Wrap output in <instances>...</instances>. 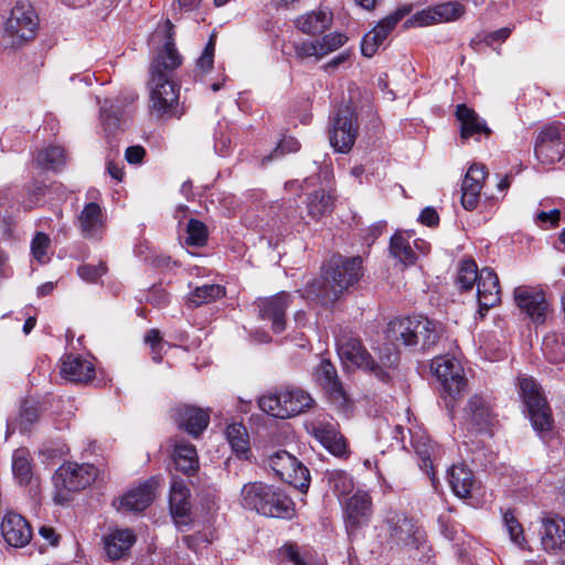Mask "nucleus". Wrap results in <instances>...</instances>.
<instances>
[{"instance_id":"obj_1","label":"nucleus","mask_w":565,"mask_h":565,"mask_svg":"<svg viewBox=\"0 0 565 565\" xmlns=\"http://www.w3.org/2000/svg\"><path fill=\"white\" fill-rule=\"evenodd\" d=\"M163 36L164 44L150 66L149 110L158 118H179L183 111L179 109L180 87L174 81V74L182 64V56L175 47L173 24L170 20L163 25Z\"/></svg>"},{"instance_id":"obj_2","label":"nucleus","mask_w":565,"mask_h":565,"mask_svg":"<svg viewBox=\"0 0 565 565\" xmlns=\"http://www.w3.org/2000/svg\"><path fill=\"white\" fill-rule=\"evenodd\" d=\"M326 273L324 280H316L308 287L323 306L333 303L348 288L354 286L363 275L361 256H333Z\"/></svg>"},{"instance_id":"obj_3","label":"nucleus","mask_w":565,"mask_h":565,"mask_svg":"<svg viewBox=\"0 0 565 565\" xmlns=\"http://www.w3.org/2000/svg\"><path fill=\"white\" fill-rule=\"evenodd\" d=\"M386 339L394 345L416 347L428 350L440 338L441 328L423 316L397 318L388 322Z\"/></svg>"},{"instance_id":"obj_4","label":"nucleus","mask_w":565,"mask_h":565,"mask_svg":"<svg viewBox=\"0 0 565 565\" xmlns=\"http://www.w3.org/2000/svg\"><path fill=\"white\" fill-rule=\"evenodd\" d=\"M382 531L391 550L419 548L425 542V532L417 520L402 510L386 512Z\"/></svg>"},{"instance_id":"obj_5","label":"nucleus","mask_w":565,"mask_h":565,"mask_svg":"<svg viewBox=\"0 0 565 565\" xmlns=\"http://www.w3.org/2000/svg\"><path fill=\"white\" fill-rule=\"evenodd\" d=\"M519 393L533 428L542 436L548 433L553 428V418L540 384L533 377L521 376L519 377Z\"/></svg>"},{"instance_id":"obj_6","label":"nucleus","mask_w":565,"mask_h":565,"mask_svg":"<svg viewBox=\"0 0 565 565\" xmlns=\"http://www.w3.org/2000/svg\"><path fill=\"white\" fill-rule=\"evenodd\" d=\"M359 132L358 115L351 104L341 105L332 119L329 130L331 147L341 153H347L353 147Z\"/></svg>"},{"instance_id":"obj_7","label":"nucleus","mask_w":565,"mask_h":565,"mask_svg":"<svg viewBox=\"0 0 565 565\" xmlns=\"http://www.w3.org/2000/svg\"><path fill=\"white\" fill-rule=\"evenodd\" d=\"M431 367L447 394L445 402L451 412L455 407L456 398L467 388L468 382L463 375V369L458 361L449 356L434 359Z\"/></svg>"},{"instance_id":"obj_8","label":"nucleus","mask_w":565,"mask_h":565,"mask_svg":"<svg viewBox=\"0 0 565 565\" xmlns=\"http://www.w3.org/2000/svg\"><path fill=\"white\" fill-rule=\"evenodd\" d=\"M38 29L39 17L32 4L28 1L17 2L6 22V33L11 38L12 45L33 40Z\"/></svg>"},{"instance_id":"obj_9","label":"nucleus","mask_w":565,"mask_h":565,"mask_svg":"<svg viewBox=\"0 0 565 565\" xmlns=\"http://www.w3.org/2000/svg\"><path fill=\"white\" fill-rule=\"evenodd\" d=\"M534 153L544 166L559 162L565 154V128L559 122L543 126L535 139Z\"/></svg>"},{"instance_id":"obj_10","label":"nucleus","mask_w":565,"mask_h":565,"mask_svg":"<svg viewBox=\"0 0 565 565\" xmlns=\"http://www.w3.org/2000/svg\"><path fill=\"white\" fill-rule=\"evenodd\" d=\"M96 476L97 468L93 465L66 462L55 471L53 480L56 488L79 491L88 487Z\"/></svg>"},{"instance_id":"obj_11","label":"nucleus","mask_w":565,"mask_h":565,"mask_svg":"<svg viewBox=\"0 0 565 565\" xmlns=\"http://www.w3.org/2000/svg\"><path fill=\"white\" fill-rule=\"evenodd\" d=\"M514 301L534 323L541 324L545 321L548 303L543 291L533 287L519 286L514 289Z\"/></svg>"},{"instance_id":"obj_12","label":"nucleus","mask_w":565,"mask_h":565,"mask_svg":"<svg viewBox=\"0 0 565 565\" xmlns=\"http://www.w3.org/2000/svg\"><path fill=\"white\" fill-rule=\"evenodd\" d=\"M255 303L260 319L270 321L274 332L280 333L286 329V310L291 303L290 294L281 291L273 297L259 298Z\"/></svg>"},{"instance_id":"obj_13","label":"nucleus","mask_w":565,"mask_h":565,"mask_svg":"<svg viewBox=\"0 0 565 565\" xmlns=\"http://www.w3.org/2000/svg\"><path fill=\"white\" fill-rule=\"evenodd\" d=\"M478 315L483 319L488 310L500 302V284L492 268L484 267L479 273L477 281Z\"/></svg>"},{"instance_id":"obj_14","label":"nucleus","mask_w":565,"mask_h":565,"mask_svg":"<svg viewBox=\"0 0 565 565\" xmlns=\"http://www.w3.org/2000/svg\"><path fill=\"white\" fill-rule=\"evenodd\" d=\"M317 382L326 390L330 401L339 408H345L348 396L339 381L334 365L327 359H322L315 371Z\"/></svg>"},{"instance_id":"obj_15","label":"nucleus","mask_w":565,"mask_h":565,"mask_svg":"<svg viewBox=\"0 0 565 565\" xmlns=\"http://www.w3.org/2000/svg\"><path fill=\"white\" fill-rule=\"evenodd\" d=\"M345 526L350 534L366 525L372 514L371 497L366 492H356L345 503Z\"/></svg>"},{"instance_id":"obj_16","label":"nucleus","mask_w":565,"mask_h":565,"mask_svg":"<svg viewBox=\"0 0 565 565\" xmlns=\"http://www.w3.org/2000/svg\"><path fill=\"white\" fill-rule=\"evenodd\" d=\"M169 507L177 525H189L191 523L190 490L181 479H173L171 483Z\"/></svg>"},{"instance_id":"obj_17","label":"nucleus","mask_w":565,"mask_h":565,"mask_svg":"<svg viewBox=\"0 0 565 565\" xmlns=\"http://www.w3.org/2000/svg\"><path fill=\"white\" fill-rule=\"evenodd\" d=\"M1 534L9 545L23 547L32 539V529L22 515L9 512L2 519Z\"/></svg>"},{"instance_id":"obj_18","label":"nucleus","mask_w":565,"mask_h":565,"mask_svg":"<svg viewBox=\"0 0 565 565\" xmlns=\"http://www.w3.org/2000/svg\"><path fill=\"white\" fill-rule=\"evenodd\" d=\"M338 353L344 363L369 372L374 367V360L358 338H342L338 341Z\"/></svg>"},{"instance_id":"obj_19","label":"nucleus","mask_w":565,"mask_h":565,"mask_svg":"<svg viewBox=\"0 0 565 565\" xmlns=\"http://www.w3.org/2000/svg\"><path fill=\"white\" fill-rule=\"evenodd\" d=\"M312 435L332 455L341 457L347 454V443L337 424L317 420L312 424Z\"/></svg>"},{"instance_id":"obj_20","label":"nucleus","mask_w":565,"mask_h":565,"mask_svg":"<svg viewBox=\"0 0 565 565\" xmlns=\"http://www.w3.org/2000/svg\"><path fill=\"white\" fill-rule=\"evenodd\" d=\"M465 414L467 420L478 430H487L497 422L490 401L477 394L469 398Z\"/></svg>"},{"instance_id":"obj_21","label":"nucleus","mask_w":565,"mask_h":565,"mask_svg":"<svg viewBox=\"0 0 565 565\" xmlns=\"http://www.w3.org/2000/svg\"><path fill=\"white\" fill-rule=\"evenodd\" d=\"M174 419L190 435L198 437L207 427L210 414L195 406L181 405L174 409Z\"/></svg>"},{"instance_id":"obj_22","label":"nucleus","mask_w":565,"mask_h":565,"mask_svg":"<svg viewBox=\"0 0 565 565\" xmlns=\"http://www.w3.org/2000/svg\"><path fill=\"white\" fill-rule=\"evenodd\" d=\"M465 12L463 6L456 1H449L437 4L427 10H423L415 15L419 25H429L456 20Z\"/></svg>"},{"instance_id":"obj_23","label":"nucleus","mask_w":565,"mask_h":565,"mask_svg":"<svg viewBox=\"0 0 565 565\" xmlns=\"http://www.w3.org/2000/svg\"><path fill=\"white\" fill-rule=\"evenodd\" d=\"M457 120L460 122V137L468 139L470 137L484 135L490 136L491 129L478 114L465 104H460L456 109Z\"/></svg>"},{"instance_id":"obj_24","label":"nucleus","mask_w":565,"mask_h":565,"mask_svg":"<svg viewBox=\"0 0 565 565\" xmlns=\"http://www.w3.org/2000/svg\"><path fill=\"white\" fill-rule=\"evenodd\" d=\"M541 536L542 546L546 552H565V519H545Z\"/></svg>"},{"instance_id":"obj_25","label":"nucleus","mask_w":565,"mask_h":565,"mask_svg":"<svg viewBox=\"0 0 565 565\" xmlns=\"http://www.w3.org/2000/svg\"><path fill=\"white\" fill-rule=\"evenodd\" d=\"M274 486L260 481L247 482L242 487L239 503L244 509L260 514L265 500L273 495Z\"/></svg>"},{"instance_id":"obj_26","label":"nucleus","mask_w":565,"mask_h":565,"mask_svg":"<svg viewBox=\"0 0 565 565\" xmlns=\"http://www.w3.org/2000/svg\"><path fill=\"white\" fill-rule=\"evenodd\" d=\"M156 480L150 479L138 488L131 489L120 500L126 511L141 512L147 509L154 498Z\"/></svg>"},{"instance_id":"obj_27","label":"nucleus","mask_w":565,"mask_h":565,"mask_svg":"<svg viewBox=\"0 0 565 565\" xmlns=\"http://www.w3.org/2000/svg\"><path fill=\"white\" fill-rule=\"evenodd\" d=\"M61 374L72 382H88L94 377L95 369L89 361L71 354L63 359Z\"/></svg>"},{"instance_id":"obj_28","label":"nucleus","mask_w":565,"mask_h":565,"mask_svg":"<svg viewBox=\"0 0 565 565\" xmlns=\"http://www.w3.org/2000/svg\"><path fill=\"white\" fill-rule=\"evenodd\" d=\"M136 542L131 530H115L104 537V548L110 559L122 557Z\"/></svg>"},{"instance_id":"obj_29","label":"nucleus","mask_w":565,"mask_h":565,"mask_svg":"<svg viewBox=\"0 0 565 565\" xmlns=\"http://www.w3.org/2000/svg\"><path fill=\"white\" fill-rule=\"evenodd\" d=\"M82 234L87 238H99L103 227L102 207L94 202L86 204L78 216Z\"/></svg>"},{"instance_id":"obj_30","label":"nucleus","mask_w":565,"mask_h":565,"mask_svg":"<svg viewBox=\"0 0 565 565\" xmlns=\"http://www.w3.org/2000/svg\"><path fill=\"white\" fill-rule=\"evenodd\" d=\"M273 495L265 500L260 514L270 518L290 519L294 515V502L279 489L270 492Z\"/></svg>"},{"instance_id":"obj_31","label":"nucleus","mask_w":565,"mask_h":565,"mask_svg":"<svg viewBox=\"0 0 565 565\" xmlns=\"http://www.w3.org/2000/svg\"><path fill=\"white\" fill-rule=\"evenodd\" d=\"M173 462L177 470L185 475H193L199 469L195 447L185 440H177L174 444Z\"/></svg>"},{"instance_id":"obj_32","label":"nucleus","mask_w":565,"mask_h":565,"mask_svg":"<svg viewBox=\"0 0 565 565\" xmlns=\"http://www.w3.org/2000/svg\"><path fill=\"white\" fill-rule=\"evenodd\" d=\"M413 447L419 458V467L431 478L435 476V460L440 452L439 447L427 436H419L413 440Z\"/></svg>"},{"instance_id":"obj_33","label":"nucleus","mask_w":565,"mask_h":565,"mask_svg":"<svg viewBox=\"0 0 565 565\" xmlns=\"http://www.w3.org/2000/svg\"><path fill=\"white\" fill-rule=\"evenodd\" d=\"M448 482L452 492L459 498H469L475 484L472 471L465 465H454L448 471Z\"/></svg>"},{"instance_id":"obj_34","label":"nucleus","mask_w":565,"mask_h":565,"mask_svg":"<svg viewBox=\"0 0 565 565\" xmlns=\"http://www.w3.org/2000/svg\"><path fill=\"white\" fill-rule=\"evenodd\" d=\"M332 20L333 17L331 12L318 10L298 18L296 25L301 32L316 35L329 29L332 24Z\"/></svg>"},{"instance_id":"obj_35","label":"nucleus","mask_w":565,"mask_h":565,"mask_svg":"<svg viewBox=\"0 0 565 565\" xmlns=\"http://www.w3.org/2000/svg\"><path fill=\"white\" fill-rule=\"evenodd\" d=\"M285 392L288 396L285 405L287 411L284 412L286 418L302 414L310 409L315 404V399L311 395L300 387L285 386Z\"/></svg>"},{"instance_id":"obj_36","label":"nucleus","mask_w":565,"mask_h":565,"mask_svg":"<svg viewBox=\"0 0 565 565\" xmlns=\"http://www.w3.org/2000/svg\"><path fill=\"white\" fill-rule=\"evenodd\" d=\"M334 204L333 196L324 191H315L308 195L307 211L312 220H319L332 212Z\"/></svg>"},{"instance_id":"obj_37","label":"nucleus","mask_w":565,"mask_h":565,"mask_svg":"<svg viewBox=\"0 0 565 565\" xmlns=\"http://www.w3.org/2000/svg\"><path fill=\"white\" fill-rule=\"evenodd\" d=\"M287 397L288 396L286 395L285 387L276 388L275 391L262 396L258 399V406L268 415L285 419L286 416L284 412L287 411L285 406Z\"/></svg>"},{"instance_id":"obj_38","label":"nucleus","mask_w":565,"mask_h":565,"mask_svg":"<svg viewBox=\"0 0 565 565\" xmlns=\"http://www.w3.org/2000/svg\"><path fill=\"white\" fill-rule=\"evenodd\" d=\"M398 361V353L386 348L380 352L379 362L374 360V367H370L369 373L383 383H387L391 380V370L397 366Z\"/></svg>"},{"instance_id":"obj_39","label":"nucleus","mask_w":565,"mask_h":565,"mask_svg":"<svg viewBox=\"0 0 565 565\" xmlns=\"http://www.w3.org/2000/svg\"><path fill=\"white\" fill-rule=\"evenodd\" d=\"M390 253L404 266H411L416 263L417 256L413 250L407 237L402 233H395L390 241Z\"/></svg>"},{"instance_id":"obj_40","label":"nucleus","mask_w":565,"mask_h":565,"mask_svg":"<svg viewBox=\"0 0 565 565\" xmlns=\"http://www.w3.org/2000/svg\"><path fill=\"white\" fill-rule=\"evenodd\" d=\"M226 438L233 451L239 458H247L250 447L248 433L244 425L237 423L228 425L226 428Z\"/></svg>"},{"instance_id":"obj_41","label":"nucleus","mask_w":565,"mask_h":565,"mask_svg":"<svg viewBox=\"0 0 565 565\" xmlns=\"http://www.w3.org/2000/svg\"><path fill=\"white\" fill-rule=\"evenodd\" d=\"M12 472L20 484H29L32 479V466L30 454L26 449L20 448L12 456Z\"/></svg>"},{"instance_id":"obj_42","label":"nucleus","mask_w":565,"mask_h":565,"mask_svg":"<svg viewBox=\"0 0 565 565\" xmlns=\"http://www.w3.org/2000/svg\"><path fill=\"white\" fill-rule=\"evenodd\" d=\"M35 162L44 170L57 171L65 164L64 149L58 146L42 149L36 153Z\"/></svg>"},{"instance_id":"obj_43","label":"nucleus","mask_w":565,"mask_h":565,"mask_svg":"<svg viewBox=\"0 0 565 565\" xmlns=\"http://www.w3.org/2000/svg\"><path fill=\"white\" fill-rule=\"evenodd\" d=\"M39 419L38 408L25 401L22 403L18 417L14 422L8 424V433H14L17 429L20 433L29 431L31 426Z\"/></svg>"},{"instance_id":"obj_44","label":"nucleus","mask_w":565,"mask_h":565,"mask_svg":"<svg viewBox=\"0 0 565 565\" xmlns=\"http://www.w3.org/2000/svg\"><path fill=\"white\" fill-rule=\"evenodd\" d=\"M297 458L286 450H278L268 457L269 468L282 481L290 478V471L295 467Z\"/></svg>"},{"instance_id":"obj_45","label":"nucleus","mask_w":565,"mask_h":565,"mask_svg":"<svg viewBox=\"0 0 565 565\" xmlns=\"http://www.w3.org/2000/svg\"><path fill=\"white\" fill-rule=\"evenodd\" d=\"M224 295V289L220 285H202L190 292L188 301L193 307L210 303Z\"/></svg>"},{"instance_id":"obj_46","label":"nucleus","mask_w":565,"mask_h":565,"mask_svg":"<svg viewBox=\"0 0 565 565\" xmlns=\"http://www.w3.org/2000/svg\"><path fill=\"white\" fill-rule=\"evenodd\" d=\"M486 177L487 171L483 164H471L463 178L461 191L480 193Z\"/></svg>"},{"instance_id":"obj_47","label":"nucleus","mask_w":565,"mask_h":565,"mask_svg":"<svg viewBox=\"0 0 565 565\" xmlns=\"http://www.w3.org/2000/svg\"><path fill=\"white\" fill-rule=\"evenodd\" d=\"M479 273L480 270H478V266L475 260H462L457 275V285L463 290L471 289L478 281Z\"/></svg>"},{"instance_id":"obj_48","label":"nucleus","mask_w":565,"mask_h":565,"mask_svg":"<svg viewBox=\"0 0 565 565\" xmlns=\"http://www.w3.org/2000/svg\"><path fill=\"white\" fill-rule=\"evenodd\" d=\"M409 12L408 8L397 9L392 14L381 20L372 30L380 41L384 42L387 35L394 30L397 23Z\"/></svg>"},{"instance_id":"obj_49","label":"nucleus","mask_w":565,"mask_h":565,"mask_svg":"<svg viewBox=\"0 0 565 565\" xmlns=\"http://www.w3.org/2000/svg\"><path fill=\"white\" fill-rule=\"evenodd\" d=\"M185 244L190 246L201 247L207 242V228L206 225L195 218H190L186 227Z\"/></svg>"},{"instance_id":"obj_50","label":"nucleus","mask_w":565,"mask_h":565,"mask_svg":"<svg viewBox=\"0 0 565 565\" xmlns=\"http://www.w3.org/2000/svg\"><path fill=\"white\" fill-rule=\"evenodd\" d=\"M326 479L329 487L339 495L347 494L353 488L350 476L343 470L327 471Z\"/></svg>"},{"instance_id":"obj_51","label":"nucleus","mask_w":565,"mask_h":565,"mask_svg":"<svg viewBox=\"0 0 565 565\" xmlns=\"http://www.w3.org/2000/svg\"><path fill=\"white\" fill-rule=\"evenodd\" d=\"M503 524L510 535L511 541L520 547H524L525 537L523 535V527L515 518L513 511L507 510L502 514Z\"/></svg>"},{"instance_id":"obj_52","label":"nucleus","mask_w":565,"mask_h":565,"mask_svg":"<svg viewBox=\"0 0 565 565\" xmlns=\"http://www.w3.org/2000/svg\"><path fill=\"white\" fill-rule=\"evenodd\" d=\"M347 41V35L340 32L326 34L320 40H317L319 44V55L321 58L324 57L326 55L341 47Z\"/></svg>"},{"instance_id":"obj_53","label":"nucleus","mask_w":565,"mask_h":565,"mask_svg":"<svg viewBox=\"0 0 565 565\" xmlns=\"http://www.w3.org/2000/svg\"><path fill=\"white\" fill-rule=\"evenodd\" d=\"M100 119L107 135L114 134L120 125V110L118 107L105 105L100 107Z\"/></svg>"},{"instance_id":"obj_54","label":"nucleus","mask_w":565,"mask_h":565,"mask_svg":"<svg viewBox=\"0 0 565 565\" xmlns=\"http://www.w3.org/2000/svg\"><path fill=\"white\" fill-rule=\"evenodd\" d=\"M285 482L305 491L310 484L309 470L297 459L292 471H290V478H286Z\"/></svg>"},{"instance_id":"obj_55","label":"nucleus","mask_w":565,"mask_h":565,"mask_svg":"<svg viewBox=\"0 0 565 565\" xmlns=\"http://www.w3.org/2000/svg\"><path fill=\"white\" fill-rule=\"evenodd\" d=\"M51 245V238L43 232H38L31 241V253L39 263H46L47 249Z\"/></svg>"},{"instance_id":"obj_56","label":"nucleus","mask_w":565,"mask_h":565,"mask_svg":"<svg viewBox=\"0 0 565 565\" xmlns=\"http://www.w3.org/2000/svg\"><path fill=\"white\" fill-rule=\"evenodd\" d=\"M281 555L292 565H318L313 562L312 555L309 552L301 553L296 545H285L281 548Z\"/></svg>"},{"instance_id":"obj_57","label":"nucleus","mask_w":565,"mask_h":565,"mask_svg":"<svg viewBox=\"0 0 565 565\" xmlns=\"http://www.w3.org/2000/svg\"><path fill=\"white\" fill-rule=\"evenodd\" d=\"M182 541L188 548L198 553L201 548L206 547L209 544L212 543L213 536L212 532L200 531L191 535H184L182 537Z\"/></svg>"},{"instance_id":"obj_58","label":"nucleus","mask_w":565,"mask_h":565,"mask_svg":"<svg viewBox=\"0 0 565 565\" xmlns=\"http://www.w3.org/2000/svg\"><path fill=\"white\" fill-rule=\"evenodd\" d=\"M299 148L300 143L298 142L297 139H295L294 137H285L274 149V151L263 159V163L271 161L273 159L280 158L285 153L296 152L299 150Z\"/></svg>"},{"instance_id":"obj_59","label":"nucleus","mask_w":565,"mask_h":565,"mask_svg":"<svg viewBox=\"0 0 565 565\" xmlns=\"http://www.w3.org/2000/svg\"><path fill=\"white\" fill-rule=\"evenodd\" d=\"M107 271L105 263L100 262L98 265L84 264L77 269L78 276L88 281L94 282Z\"/></svg>"},{"instance_id":"obj_60","label":"nucleus","mask_w":565,"mask_h":565,"mask_svg":"<svg viewBox=\"0 0 565 565\" xmlns=\"http://www.w3.org/2000/svg\"><path fill=\"white\" fill-rule=\"evenodd\" d=\"M511 31L512 30L510 28H501L489 33L477 34L471 43H476L478 41L479 43L482 42L491 46L494 42H504L510 36Z\"/></svg>"},{"instance_id":"obj_61","label":"nucleus","mask_w":565,"mask_h":565,"mask_svg":"<svg viewBox=\"0 0 565 565\" xmlns=\"http://www.w3.org/2000/svg\"><path fill=\"white\" fill-rule=\"evenodd\" d=\"M438 525L441 534L448 541H455L458 537L460 525L452 521L448 515L441 514L438 518Z\"/></svg>"},{"instance_id":"obj_62","label":"nucleus","mask_w":565,"mask_h":565,"mask_svg":"<svg viewBox=\"0 0 565 565\" xmlns=\"http://www.w3.org/2000/svg\"><path fill=\"white\" fill-rule=\"evenodd\" d=\"M296 55L300 58L315 56L317 60H321L319 55V44L316 41H305L295 44Z\"/></svg>"},{"instance_id":"obj_63","label":"nucleus","mask_w":565,"mask_h":565,"mask_svg":"<svg viewBox=\"0 0 565 565\" xmlns=\"http://www.w3.org/2000/svg\"><path fill=\"white\" fill-rule=\"evenodd\" d=\"M383 42L372 31L366 33L361 43V52L366 57H372Z\"/></svg>"},{"instance_id":"obj_64","label":"nucleus","mask_w":565,"mask_h":565,"mask_svg":"<svg viewBox=\"0 0 565 565\" xmlns=\"http://www.w3.org/2000/svg\"><path fill=\"white\" fill-rule=\"evenodd\" d=\"M214 49L215 44L213 40L211 39L209 43L206 44L202 55L198 60V66L202 71H210L213 66V57H214Z\"/></svg>"}]
</instances>
